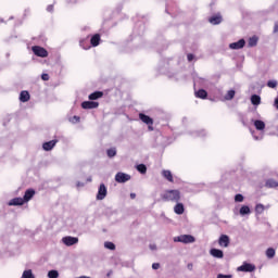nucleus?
I'll return each instance as SVG.
<instances>
[{"label":"nucleus","instance_id":"72a5a7b5","mask_svg":"<svg viewBox=\"0 0 278 278\" xmlns=\"http://www.w3.org/2000/svg\"><path fill=\"white\" fill-rule=\"evenodd\" d=\"M48 277L49 278H58V277H60V273L55 269H52V270L48 271Z\"/></svg>","mask_w":278,"mask_h":278},{"label":"nucleus","instance_id":"f8f14e48","mask_svg":"<svg viewBox=\"0 0 278 278\" xmlns=\"http://www.w3.org/2000/svg\"><path fill=\"white\" fill-rule=\"evenodd\" d=\"M56 144H58V140L55 139L51 141H47L42 144V149L43 151H53Z\"/></svg>","mask_w":278,"mask_h":278},{"label":"nucleus","instance_id":"864d4df0","mask_svg":"<svg viewBox=\"0 0 278 278\" xmlns=\"http://www.w3.org/2000/svg\"><path fill=\"white\" fill-rule=\"evenodd\" d=\"M112 275V271H109L108 274H106V277H110Z\"/></svg>","mask_w":278,"mask_h":278},{"label":"nucleus","instance_id":"423d86ee","mask_svg":"<svg viewBox=\"0 0 278 278\" xmlns=\"http://www.w3.org/2000/svg\"><path fill=\"white\" fill-rule=\"evenodd\" d=\"M108 197V187L104 184H101L98 189L97 200L103 201Z\"/></svg>","mask_w":278,"mask_h":278},{"label":"nucleus","instance_id":"c85d7f7f","mask_svg":"<svg viewBox=\"0 0 278 278\" xmlns=\"http://www.w3.org/2000/svg\"><path fill=\"white\" fill-rule=\"evenodd\" d=\"M136 168H137L138 173H141V175H147V165L139 164V165H137Z\"/></svg>","mask_w":278,"mask_h":278},{"label":"nucleus","instance_id":"7ed1b4c3","mask_svg":"<svg viewBox=\"0 0 278 278\" xmlns=\"http://www.w3.org/2000/svg\"><path fill=\"white\" fill-rule=\"evenodd\" d=\"M131 179V176L129 174H125L123 172H118L115 175V181L117 184H127V181H129Z\"/></svg>","mask_w":278,"mask_h":278},{"label":"nucleus","instance_id":"6ab92c4d","mask_svg":"<svg viewBox=\"0 0 278 278\" xmlns=\"http://www.w3.org/2000/svg\"><path fill=\"white\" fill-rule=\"evenodd\" d=\"M29 99H30V96H29V91H22L21 93H20V101L22 102V103H27V101H29Z\"/></svg>","mask_w":278,"mask_h":278},{"label":"nucleus","instance_id":"f704fd0d","mask_svg":"<svg viewBox=\"0 0 278 278\" xmlns=\"http://www.w3.org/2000/svg\"><path fill=\"white\" fill-rule=\"evenodd\" d=\"M108 157H115L116 155V148H111L106 151Z\"/></svg>","mask_w":278,"mask_h":278},{"label":"nucleus","instance_id":"9d476101","mask_svg":"<svg viewBox=\"0 0 278 278\" xmlns=\"http://www.w3.org/2000/svg\"><path fill=\"white\" fill-rule=\"evenodd\" d=\"M244 45H247V41L244 39H240L239 41L230 43L229 49L238 51V49H244Z\"/></svg>","mask_w":278,"mask_h":278},{"label":"nucleus","instance_id":"603ef678","mask_svg":"<svg viewBox=\"0 0 278 278\" xmlns=\"http://www.w3.org/2000/svg\"><path fill=\"white\" fill-rule=\"evenodd\" d=\"M87 181L89 182L92 181V177L87 178Z\"/></svg>","mask_w":278,"mask_h":278},{"label":"nucleus","instance_id":"f257e3e1","mask_svg":"<svg viewBox=\"0 0 278 278\" xmlns=\"http://www.w3.org/2000/svg\"><path fill=\"white\" fill-rule=\"evenodd\" d=\"M161 198L169 203H179L181 201V192L177 189L166 190L161 194Z\"/></svg>","mask_w":278,"mask_h":278},{"label":"nucleus","instance_id":"20e7f679","mask_svg":"<svg viewBox=\"0 0 278 278\" xmlns=\"http://www.w3.org/2000/svg\"><path fill=\"white\" fill-rule=\"evenodd\" d=\"M255 270V265L244 262L241 266L237 268L238 273H253Z\"/></svg>","mask_w":278,"mask_h":278},{"label":"nucleus","instance_id":"5701e85b","mask_svg":"<svg viewBox=\"0 0 278 278\" xmlns=\"http://www.w3.org/2000/svg\"><path fill=\"white\" fill-rule=\"evenodd\" d=\"M251 103H252V105H260V103H262V98L257 94H252Z\"/></svg>","mask_w":278,"mask_h":278},{"label":"nucleus","instance_id":"f03ea898","mask_svg":"<svg viewBox=\"0 0 278 278\" xmlns=\"http://www.w3.org/2000/svg\"><path fill=\"white\" fill-rule=\"evenodd\" d=\"M197 239L192 235H180L174 238V242H181L182 244H192Z\"/></svg>","mask_w":278,"mask_h":278},{"label":"nucleus","instance_id":"a18cd8bd","mask_svg":"<svg viewBox=\"0 0 278 278\" xmlns=\"http://www.w3.org/2000/svg\"><path fill=\"white\" fill-rule=\"evenodd\" d=\"M274 34H278V22L274 24Z\"/></svg>","mask_w":278,"mask_h":278},{"label":"nucleus","instance_id":"2eb2a0df","mask_svg":"<svg viewBox=\"0 0 278 278\" xmlns=\"http://www.w3.org/2000/svg\"><path fill=\"white\" fill-rule=\"evenodd\" d=\"M8 205L10 206L25 205V200L23 198H14L9 201Z\"/></svg>","mask_w":278,"mask_h":278},{"label":"nucleus","instance_id":"f3484780","mask_svg":"<svg viewBox=\"0 0 278 278\" xmlns=\"http://www.w3.org/2000/svg\"><path fill=\"white\" fill-rule=\"evenodd\" d=\"M99 42H101V35L96 34L90 39L91 47H99Z\"/></svg>","mask_w":278,"mask_h":278},{"label":"nucleus","instance_id":"2f4dec72","mask_svg":"<svg viewBox=\"0 0 278 278\" xmlns=\"http://www.w3.org/2000/svg\"><path fill=\"white\" fill-rule=\"evenodd\" d=\"M104 247L105 249H109V251H114L116 249V245L110 241L104 242Z\"/></svg>","mask_w":278,"mask_h":278},{"label":"nucleus","instance_id":"e433bc0d","mask_svg":"<svg viewBox=\"0 0 278 278\" xmlns=\"http://www.w3.org/2000/svg\"><path fill=\"white\" fill-rule=\"evenodd\" d=\"M81 118L77 115H74L73 117L70 118V123H73V125H76V123H79Z\"/></svg>","mask_w":278,"mask_h":278},{"label":"nucleus","instance_id":"4468645a","mask_svg":"<svg viewBox=\"0 0 278 278\" xmlns=\"http://www.w3.org/2000/svg\"><path fill=\"white\" fill-rule=\"evenodd\" d=\"M211 25H220L223 23V16L220 14L213 15L208 18Z\"/></svg>","mask_w":278,"mask_h":278},{"label":"nucleus","instance_id":"473e14b6","mask_svg":"<svg viewBox=\"0 0 278 278\" xmlns=\"http://www.w3.org/2000/svg\"><path fill=\"white\" fill-rule=\"evenodd\" d=\"M266 256L269 258V260H273V257H275V249L273 248H269L266 250Z\"/></svg>","mask_w":278,"mask_h":278},{"label":"nucleus","instance_id":"c756f323","mask_svg":"<svg viewBox=\"0 0 278 278\" xmlns=\"http://www.w3.org/2000/svg\"><path fill=\"white\" fill-rule=\"evenodd\" d=\"M249 47H256L257 46V37H251L248 41Z\"/></svg>","mask_w":278,"mask_h":278},{"label":"nucleus","instance_id":"dca6fc26","mask_svg":"<svg viewBox=\"0 0 278 278\" xmlns=\"http://www.w3.org/2000/svg\"><path fill=\"white\" fill-rule=\"evenodd\" d=\"M140 121L144 123L146 125H153V118H151L149 115L140 113L139 114Z\"/></svg>","mask_w":278,"mask_h":278},{"label":"nucleus","instance_id":"a19ab883","mask_svg":"<svg viewBox=\"0 0 278 278\" xmlns=\"http://www.w3.org/2000/svg\"><path fill=\"white\" fill-rule=\"evenodd\" d=\"M152 268H153V270L160 269V263H153Z\"/></svg>","mask_w":278,"mask_h":278},{"label":"nucleus","instance_id":"bb28decb","mask_svg":"<svg viewBox=\"0 0 278 278\" xmlns=\"http://www.w3.org/2000/svg\"><path fill=\"white\" fill-rule=\"evenodd\" d=\"M79 45L81 49H85V51H88V49H90V43L88 42V39H81L79 41Z\"/></svg>","mask_w":278,"mask_h":278},{"label":"nucleus","instance_id":"c03bdc74","mask_svg":"<svg viewBox=\"0 0 278 278\" xmlns=\"http://www.w3.org/2000/svg\"><path fill=\"white\" fill-rule=\"evenodd\" d=\"M149 247L151 251H157V245H155L154 243L150 244Z\"/></svg>","mask_w":278,"mask_h":278},{"label":"nucleus","instance_id":"cd10ccee","mask_svg":"<svg viewBox=\"0 0 278 278\" xmlns=\"http://www.w3.org/2000/svg\"><path fill=\"white\" fill-rule=\"evenodd\" d=\"M236 97V90L231 89L229 90L226 96H225V100L226 101H231V99H233Z\"/></svg>","mask_w":278,"mask_h":278},{"label":"nucleus","instance_id":"1a4fd4ad","mask_svg":"<svg viewBox=\"0 0 278 278\" xmlns=\"http://www.w3.org/2000/svg\"><path fill=\"white\" fill-rule=\"evenodd\" d=\"M231 240L229 239V236L227 235H222L218 239V244L219 247L227 249V247H229Z\"/></svg>","mask_w":278,"mask_h":278},{"label":"nucleus","instance_id":"09e8293b","mask_svg":"<svg viewBox=\"0 0 278 278\" xmlns=\"http://www.w3.org/2000/svg\"><path fill=\"white\" fill-rule=\"evenodd\" d=\"M253 138H254V140H262V136L257 137V136L253 135Z\"/></svg>","mask_w":278,"mask_h":278},{"label":"nucleus","instance_id":"ea45409f","mask_svg":"<svg viewBox=\"0 0 278 278\" xmlns=\"http://www.w3.org/2000/svg\"><path fill=\"white\" fill-rule=\"evenodd\" d=\"M41 79H42L43 81H49V74H42V75H41Z\"/></svg>","mask_w":278,"mask_h":278},{"label":"nucleus","instance_id":"7c9ffc66","mask_svg":"<svg viewBox=\"0 0 278 278\" xmlns=\"http://www.w3.org/2000/svg\"><path fill=\"white\" fill-rule=\"evenodd\" d=\"M264 210H265L264 204H256V206H255L256 214H264Z\"/></svg>","mask_w":278,"mask_h":278},{"label":"nucleus","instance_id":"79ce46f5","mask_svg":"<svg viewBox=\"0 0 278 278\" xmlns=\"http://www.w3.org/2000/svg\"><path fill=\"white\" fill-rule=\"evenodd\" d=\"M217 278H231V275H223V274H218Z\"/></svg>","mask_w":278,"mask_h":278},{"label":"nucleus","instance_id":"0eeeda50","mask_svg":"<svg viewBox=\"0 0 278 278\" xmlns=\"http://www.w3.org/2000/svg\"><path fill=\"white\" fill-rule=\"evenodd\" d=\"M62 242L63 244H65V247H73L74 244H77V242H79V238L67 236L62 238Z\"/></svg>","mask_w":278,"mask_h":278},{"label":"nucleus","instance_id":"412c9836","mask_svg":"<svg viewBox=\"0 0 278 278\" xmlns=\"http://www.w3.org/2000/svg\"><path fill=\"white\" fill-rule=\"evenodd\" d=\"M177 204L174 206L175 214L181 215L185 212V207L182 203L176 202Z\"/></svg>","mask_w":278,"mask_h":278},{"label":"nucleus","instance_id":"ddd939ff","mask_svg":"<svg viewBox=\"0 0 278 278\" xmlns=\"http://www.w3.org/2000/svg\"><path fill=\"white\" fill-rule=\"evenodd\" d=\"M35 194H36V191L34 189H27L25 191L24 198H22L24 200V203H29V201L34 199Z\"/></svg>","mask_w":278,"mask_h":278},{"label":"nucleus","instance_id":"a878e982","mask_svg":"<svg viewBox=\"0 0 278 278\" xmlns=\"http://www.w3.org/2000/svg\"><path fill=\"white\" fill-rule=\"evenodd\" d=\"M198 99H207V91L205 89H200L195 92Z\"/></svg>","mask_w":278,"mask_h":278},{"label":"nucleus","instance_id":"393cba45","mask_svg":"<svg viewBox=\"0 0 278 278\" xmlns=\"http://www.w3.org/2000/svg\"><path fill=\"white\" fill-rule=\"evenodd\" d=\"M265 186L266 188H278V181L275 179H267Z\"/></svg>","mask_w":278,"mask_h":278},{"label":"nucleus","instance_id":"a211bd4d","mask_svg":"<svg viewBox=\"0 0 278 278\" xmlns=\"http://www.w3.org/2000/svg\"><path fill=\"white\" fill-rule=\"evenodd\" d=\"M254 127L258 131H264V129H266V124L263 121L256 119L254 121Z\"/></svg>","mask_w":278,"mask_h":278},{"label":"nucleus","instance_id":"3c124183","mask_svg":"<svg viewBox=\"0 0 278 278\" xmlns=\"http://www.w3.org/2000/svg\"><path fill=\"white\" fill-rule=\"evenodd\" d=\"M130 199H136V193H130Z\"/></svg>","mask_w":278,"mask_h":278},{"label":"nucleus","instance_id":"4c0bfd02","mask_svg":"<svg viewBox=\"0 0 278 278\" xmlns=\"http://www.w3.org/2000/svg\"><path fill=\"white\" fill-rule=\"evenodd\" d=\"M195 136L198 138H203V137L207 136V132L205 130H198V131H195Z\"/></svg>","mask_w":278,"mask_h":278},{"label":"nucleus","instance_id":"4be33fe9","mask_svg":"<svg viewBox=\"0 0 278 278\" xmlns=\"http://www.w3.org/2000/svg\"><path fill=\"white\" fill-rule=\"evenodd\" d=\"M103 97V93L101 91H96L89 94V101H97V99H101Z\"/></svg>","mask_w":278,"mask_h":278},{"label":"nucleus","instance_id":"de8ad7c7","mask_svg":"<svg viewBox=\"0 0 278 278\" xmlns=\"http://www.w3.org/2000/svg\"><path fill=\"white\" fill-rule=\"evenodd\" d=\"M76 186H77V188H84L85 184H84V182L78 181V182L76 184Z\"/></svg>","mask_w":278,"mask_h":278},{"label":"nucleus","instance_id":"8fccbe9b","mask_svg":"<svg viewBox=\"0 0 278 278\" xmlns=\"http://www.w3.org/2000/svg\"><path fill=\"white\" fill-rule=\"evenodd\" d=\"M149 131H153V125H148Z\"/></svg>","mask_w":278,"mask_h":278},{"label":"nucleus","instance_id":"c9c22d12","mask_svg":"<svg viewBox=\"0 0 278 278\" xmlns=\"http://www.w3.org/2000/svg\"><path fill=\"white\" fill-rule=\"evenodd\" d=\"M235 201L236 203H242V201H244V195L238 193L235 195Z\"/></svg>","mask_w":278,"mask_h":278},{"label":"nucleus","instance_id":"aec40b11","mask_svg":"<svg viewBox=\"0 0 278 278\" xmlns=\"http://www.w3.org/2000/svg\"><path fill=\"white\" fill-rule=\"evenodd\" d=\"M240 216H249L251 214V207L249 205H242L239 210Z\"/></svg>","mask_w":278,"mask_h":278},{"label":"nucleus","instance_id":"9b49d317","mask_svg":"<svg viewBox=\"0 0 278 278\" xmlns=\"http://www.w3.org/2000/svg\"><path fill=\"white\" fill-rule=\"evenodd\" d=\"M210 255H212V257H216L217 260H223V257H225L223 250H218L216 248L210 250Z\"/></svg>","mask_w":278,"mask_h":278},{"label":"nucleus","instance_id":"37998d69","mask_svg":"<svg viewBox=\"0 0 278 278\" xmlns=\"http://www.w3.org/2000/svg\"><path fill=\"white\" fill-rule=\"evenodd\" d=\"M187 60L188 62H192V60H194V54H188Z\"/></svg>","mask_w":278,"mask_h":278},{"label":"nucleus","instance_id":"58836bf2","mask_svg":"<svg viewBox=\"0 0 278 278\" xmlns=\"http://www.w3.org/2000/svg\"><path fill=\"white\" fill-rule=\"evenodd\" d=\"M268 88H277V80H269L267 83Z\"/></svg>","mask_w":278,"mask_h":278},{"label":"nucleus","instance_id":"39448f33","mask_svg":"<svg viewBox=\"0 0 278 278\" xmlns=\"http://www.w3.org/2000/svg\"><path fill=\"white\" fill-rule=\"evenodd\" d=\"M31 50H33V53L38 58H47V55H49V52H47L45 48L39 46L33 47Z\"/></svg>","mask_w":278,"mask_h":278},{"label":"nucleus","instance_id":"b1692460","mask_svg":"<svg viewBox=\"0 0 278 278\" xmlns=\"http://www.w3.org/2000/svg\"><path fill=\"white\" fill-rule=\"evenodd\" d=\"M162 175L165 179H167V181H170V184H173L174 179H173V173H170V170H166L164 169L162 172Z\"/></svg>","mask_w":278,"mask_h":278},{"label":"nucleus","instance_id":"6e6552de","mask_svg":"<svg viewBox=\"0 0 278 278\" xmlns=\"http://www.w3.org/2000/svg\"><path fill=\"white\" fill-rule=\"evenodd\" d=\"M83 110H97L99 108V102L94 101H84L81 103Z\"/></svg>","mask_w":278,"mask_h":278},{"label":"nucleus","instance_id":"49530a36","mask_svg":"<svg viewBox=\"0 0 278 278\" xmlns=\"http://www.w3.org/2000/svg\"><path fill=\"white\" fill-rule=\"evenodd\" d=\"M47 12H53V4L47 7Z\"/></svg>","mask_w":278,"mask_h":278}]
</instances>
